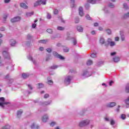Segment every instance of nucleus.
Returning a JSON list of instances; mask_svg holds the SVG:
<instances>
[{
    "label": "nucleus",
    "instance_id": "1",
    "mask_svg": "<svg viewBox=\"0 0 129 129\" xmlns=\"http://www.w3.org/2000/svg\"><path fill=\"white\" fill-rule=\"evenodd\" d=\"M9 102H6V99L4 97H1L0 98V106L4 108L5 105L7 104H9Z\"/></svg>",
    "mask_w": 129,
    "mask_h": 129
},
{
    "label": "nucleus",
    "instance_id": "2",
    "mask_svg": "<svg viewBox=\"0 0 129 129\" xmlns=\"http://www.w3.org/2000/svg\"><path fill=\"white\" fill-rule=\"evenodd\" d=\"M87 124H89V120H84L80 122L79 126H80V127H83V126H85V125H87Z\"/></svg>",
    "mask_w": 129,
    "mask_h": 129
},
{
    "label": "nucleus",
    "instance_id": "3",
    "mask_svg": "<svg viewBox=\"0 0 129 129\" xmlns=\"http://www.w3.org/2000/svg\"><path fill=\"white\" fill-rule=\"evenodd\" d=\"M40 5H46V0H40L34 4V7L40 6Z\"/></svg>",
    "mask_w": 129,
    "mask_h": 129
},
{
    "label": "nucleus",
    "instance_id": "4",
    "mask_svg": "<svg viewBox=\"0 0 129 129\" xmlns=\"http://www.w3.org/2000/svg\"><path fill=\"white\" fill-rule=\"evenodd\" d=\"M53 55L56 57V58H58V59H60V60H64L65 59L64 57L62 56V55L58 54L56 51L53 52Z\"/></svg>",
    "mask_w": 129,
    "mask_h": 129
},
{
    "label": "nucleus",
    "instance_id": "5",
    "mask_svg": "<svg viewBox=\"0 0 129 129\" xmlns=\"http://www.w3.org/2000/svg\"><path fill=\"white\" fill-rule=\"evenodd\" d=\"M3 55L4 58H6V59H11V57L10 56V53H9L8 52L6 51H3Z\"/></svg>",
    "mask_w": 129,
    "mask_h": 129
},
{
    "label": "nucleus",
    "instance_id": "6",
    "mask_svg": "<svg viewBox=\"0 0 129 129\" xmlns=\"http://www.w3.org/2000/svg\"><path fill=\"white\" fill-rule=\"evenodd\" d=\"M71 81V77L68 76L67 78H66L64 80V83L67 85H69V84H70Z\"/></svg>",
    "mask_w": 129,
    "mask_h": 129
},
{
    "label": "nucleus",
    "instance_id": "7",
    "mask_svg": "<svg viewBox=\"0 0 129 129\" xmlns=\"http://www.w3.org/2000/svg\"><path fill=\"white\" fill-rule=\"evenodd\" d=\"M12 23H16V22H19L21 21V17L19 16L16 17L11 20Z\"/></svg>",
    "mask_w": 129,
    "mask_h": 129
},
{
    "label": "nucleus",
    "instance_id": "8",
    "mask_svg": "<svg viewBox=\"0 0 129 129\" xmlns=\"http://www.w3.org/2000/svg\"><path fill=\"white\" fill-rule=\"evenodd\" d=\"M79 15L81 17H83L84 16V13L83 12V8L82 7H80L79 8Z\"/></svg>",
    "mask_w": 129,
    "mask_h": 129
},
{
    "label": "nucleus",
    "instance_id": "9",
    "mask_svg": "<svg viewBox=\"0 0 129 129\" xmlns=\"http://www.w3.org/2000/svg\"><path fill=\"white\" fill-rule=\"evenodd\" d=\"M116 105V103L115 102H111L107 105V107H113Z\"/></svg>",
    "mask_w": 129,
    "mask_h": 129
},
{
    "label": "nucleus",
    "instance_id": "10",
    "mask_svg": "<svg viewBox=\"0 0 129 129\" xmlns=\"http://www.w3.org/2000/svg\"><path fill=\"white\" fill-rule=\"evenodd\" d=\"M42 120L43 122H46L48 120V116L47 115H44L42 118Z\"/></svg>",
    "mask_w": 129,
    "mask_h": 129
},
{
    "label": "nucleus",
    "instance_id": "11",
    "mask_svg": "<svg viewBox=\"0 0 129 129\" xmlns=\"http://www.w3.org/2000/svg\"><path fill=\"white\" fill-rule=\"evenodd\" d=\"M31 128L33 129V128H37V129H39L40 128V126H39V125H37L36 126V124H35V123H33L31 126H30Z\"/></svg>",
    "mask_w": 129,
    "mask_h": 129
},
{
    "label": "nucleus",
    "instance_id": "12",
    "mask_svg": "<svg viewBox=\"0 0 129 129\" xmlns=\"http://www.w3.org/2000/svg\"><path fill=\"white\" fill-rule=\"evenodd\" d=\"M113 60L114 62H115L116 63H117V62H119V61L120 60V58H119V57L118 56H115Z\"/></svg>",
    "mask_w": 129,
    "mask_h": 129
},
{
    "label": "nucleus",
    "instance_id": "13",
    "mask_svg": "<svg viewBox=\"0 0 129 129\" xmlns=\"http://www.w3.org/2000/svg\"><path fill=\"white\" fill-rule=\"evenodd\" d=\"M20 7H21V8H23V9H28V6H27L26 5V4H25V3H21L20 4Z\"/></svg>",
    "mask_w": 129,
    "mask_h": 129
},
{
    "label": "nucleus",
    "instance_id": "14",
    "mask_svg": "<svg viewBox=\"0 0 129 129\" xmlns=\"http://www.w3.org/2000/svg\"><path fill=\"white\" fill-rule=\"evenodd\" d=\"M43 106H47V105H50L51 104V101H45L42 103Z\"/></svg>",
    "mask_w": 129,
    "mask_h": 129
},
{
    "label": "nucleus",
    "instance_id": "15",
    "mask_svg": "<svg viewBox=\"0 0 129 129\" xmlns=\"http://www.w3.org/2000/svg\"><path fill=\"white\" fill-rule=\"evenodd\" d=\"M16 40L14 39H11L10 42V45L12 46H15V45H16Z\"/></svg>",
    "mask_w": 129,
    "mask_h": 129
},
{
    "label": "nucleus",
    "instance_id": "16",
    "mask_svg": "<svg viewBox=\"0 0 129 129\" xmlns=\"http://www.w3.org/2000/svg\"><path fill=\"white\" fill-rule=\"evenodd\" d=\"M30 76V75L25 73L22 74V77L23 79H27Z\"/></svg>",
    "mask_w": 129,
    "mask_h": 129
},
{
    "label": "nucleus",
    "instance_id": "17",
    "mask_svg": "<svg viewBox=\"0 0 129 129\" xmlns=\"http://www.w3.org/2000/svg\"><path fill=\"white\" fill-rule=\"evenodd\" d=\"M77 29L78 31V32H83V28H82V27H81V26H78L77 27Z\"/></svg>",
    "mask_w": 129,
    "mask_h": 129
},
{
    "label": "nucleus",
    "instance_id": "18",
    "mask_svg": "<svg viewBox=\"0 0 129 129\" xmlns=\"http://www.w3.org/2000/svg\"><path fill=\"white\" fill-rule=\"evenodd\" d=\"M22 113H23V110H20L17 111V117H20L21 115H22Z\"/></svg>",
    "mask_w": 129,
    "mask_h": 129
},
{
    "label": "nucleus",
    "instance_id": "19",
    "mask_svg": "<svg viewBox=\"0 0 129 129\" xmlns=\"http://www.w3.org/2000/svg\"><path fill=\"white\" fill-rule=\"evenodd\" d=\"M37 88H43V87H44V84H43L42 83H38L37 84Z\"/></svg>",
    "mask_w": 129,
    "mask_h": 129
},
{
    "label": "nucleus",
    "instance_id": "20",
    "mask_svg": "<svg viewBox=\"0 0 129 129\" xmlns=\"http://www.w3.org/2000/svg\"><path fill=\"white\" fill-rule=\"evenodd\" d=\"M99 42L100 44H102V45H103V44H105V41L104 40V38H100Z\"/></svg>",
    "mask_w": 129,
    "mask_h": 129
},
{
    "label": "nucleus",
    "instance_id": "21",
    "mask_svg": "<svg viewBox=\"0 0 129 129\" xmlns=\"http://www.w3.org/2000/svg\"><path fill=\"white\" fill-rule=\"evenodd\" d=\"M88 3H89V4H92V5H94L95 4H96V0H88Z\"/></svg>",
    "mask_w": 129,
    "mask_h": 129
},
{
    "label": "nucleus",
    "instance_id": "22",
    "mask_svg": "<svg viewBox=\"0 0 129 129\" xmlns=\"http://www.w3.org/2000/svg\"><path fill=\"white\" fill-rule=\"evenodd\" d=\"M57 30L58 31H64V30H65V28L62 26H58L57 27Z\"/></svg>",
    "mask_w": 129,
    "mask_h": 129
},
{
    "label": "nucleus",
    "instance_id": "23",
    "mask_svg": "<svg viewBox=\"0 0 129 129\" xmlns=\"http://www.w3.org/2000/svg\"><path fill=\"white\" fill-rule=\"evenodd\" d=\"M125 91L127 93H129V84H127V85L126 86Z\"/></svg>",
    "mask_w": 129,
    "mask_h": 129
},
{
    "label": "nucleus",
    "instance_id": "24",
    "mask_svg": "<svg viewBox=\"0 0 129 129\" xmlns=\"http://www.w3.org/2000/svg\"><path fill=\"white\" fill-rule=\"evenodd\" d=\"M120 118H121V119L124 120L125 118H126V115L124 114H122L121 115Z\"/></svg>",
    "mask_w": 129,
    "mask_h": 129
},
{
    "label": "nucleus",
    "instance_id": "25",
    "mask_svg": "<svg viewBox=\"0 0 129 129\" xmlns=\"http://www.w3.org/2000/svg\"><path fill=\"white\" fill-rule=\"evenodd\" d=\"M34 15V12H31V13H26V16L27 17H31V16H33Z\"/></svg>",
    "mask_w": 129,
    "mask_h": 129
},
{
    "label": "nucleus",
    "instance_id": "26",
    "mask_svg": "<svg viewBox=\"0 0 129 129\" xmlns=\"http://www.w3.org/2000/svg\"><path fill=\"white\" fill-rule=\"evenodd\" d=\"M92 63H93V61L92 60H89L87 62V65L88 66L92 65Z\"/></svg>",
    "mask_w": 129,
    "mask_h": 129
},
{
    "label": "nucleus",
    "instance_id": "27",
    "mask_svg": "<svg viewBox=\"0 0 129 129\" xmlns=\"http://www.w3.org/2000/svg\"><path fill=\"white\" fill-rule=\"evenodd\" d=\"M47 41L45 40H40L39 41V43H41V44H46L47 43Z\"/></svg>",
    "mask_w": 129,
    "mask_h": 129
},
{
    "label": "nucleus",
    "instance_id": "28",
    "mask_svg": "<svg viewBox=\"0 0 129 129\" xmlns=\"http://www.w3.org/2000/svg\"><path fill=\"white\" fill-rule=\"evenodd\" d=\"M69 50H70L69 48H68L66 46H64V49H63L64 52H69Z\"/></svg>",
    "mask_w": 129,
    "mask_h": 129
},
{
    "label": "nucleus",
    "instance_id": "29",
    "mask_svg": "<svg viewBox=\"0 0 129 129\" xmlns=\"http://www.w3.org/2000/svg\"><path fill=\"white\" fill-rule=\"evenodd\" d=\"M10 128H11V126H10L9 125H7L3 127L2 129H10Z\"/></svg>",
    "mask_w": 129,
    "mask_h": 129
},
{
    "label": "nucleus",
    "instance_id": "30",
    "mask_svg": "<svg viewBox=\"0 0 129 129\" xmlns=\"http://www.w3.org/2000/svg\"><path fill=\"white\" fill-rule=\"evenodd\" d=\"M46 31L49 34H52V33H53V31L51 29H47Z\"/></svg>",
    "mask_w": 129,
    "mask_h": 129
},
{
    "label": "nucleus",
    "instance_id": "31",
    "mask_svg": "<svg viewBox=\"0 0 129 129\" xmlns=\"http://www.w3.org/2000/svg\"><path fill=\"white\" fill-rule=\"evenodd\" d=\"M110 45L111 46V47H112L113 46H115V42H113V41H111L110 43Z\"/></svg>",
    "mask_w": 129,
    "mask_h": 129
},
{
    "label": "nucleus",
    "instance_id": "32",
    "mask_svg": "<svg viewBox=\"0 0 129 129\" xmlns=\"http://www.w3.org/2000/svg\"><path fill=\"white\" fill-rule=\"evenodd\" d=\"M50 68V69H57L58 68V66H52Z\"/></svg>",
    "mask_w": 129,
    "mask_h": 129
},
{
    "label": "nucleus",
    "instance_id": "33",
    "mask_svg": "<svg viewBox=\"0 0 129 129\" xmlns=\"http://www.w3.org/2000/svg\"><path fill=\"white\" fill-rule=\"evenodd\" d=\"M92 58H96V53H92L91 55Z\"/></svg>",
    "mask_w": 129,
    "mask_h": 129
},
{
    "label": "nucleus",
    "instance_id": "34",
    "mask_svg": "<svg viewBox=\"0 0 129 129\" xmlns=\"http://www.w3.org/2000/svg\"><path fill=\"white\" fill-rule=\"evenodd\" d=\"M59 13V11L57 9H55L53 11V13L54 15H57Z\"/></svg>",
    "mask_w": 129,
    "mask_h": 129
},
{
    "label": "nucleus",
    "instance_id": "35",
    "mask_svg": "<svg viewBox=\"0 0 129 129\" xmlns=\"http://www.w3.org/2000/svg\"><path fill=\"white\" fill-rule=\"evenodd\" d=\"M47 83L48 84H49V85H52L53 82V81L48 80Z\"/></svg>",
    "mask_w": 129,
    "mask_h": 129
},
{
    "label": "nucleus",
    "instance_id": "36",
    "mask_svg": "<svg viewBox=\"0 0 129 129\" xmlns=\"http://www.w3.org/2000/svg\"><path fill=\"white\" fill-rule=\"evenodd\" d=\"M115 123V122H114V120L113 119H111L110 121V124L111 125H113Z\"/></svg>",
    "mask_w": 129,
    "mask_h": 129
},
{
    "label": "nucleus",
    "instance_id": "37",
    "mask_svg": "<svg viewBox=\"0 0 129 129\" xmlns=\"http://www.w3.org/2000/svg\"><path fill=\"white\" fill-rule=\"evenodd\" d=\"M55 124H56V122H51L50 123V126H54V125H55Z\"/></svg>",
    "mask_w": 129,
    "mask_h": 129
},
{
    "label": "nucleus",
    "instance_id": "38",
    "mask_svg": "<svg viewBox=\"0 0 129 129\" xmlns=\"http://www.w3.org/2000/svg\"><path fill=\"white\" fill-rule=\"evenodd\" d=\"M128 17H129V12L124 15V19H125L126 18H128Z\"/></svg>",
    "mask_w": 129,
    "mask_h": 129
},
{
    "label": "nucleus",
    "instance_id": "39",
    "mask_svg": "<svg viewBox=\"0 0 129 129\" xmlns=\"http://www.w3.org/2000/svg\"><path fill=\"white\" fill-rule=\"evenodd\" d=\"M109 7L113 9V8H114V5H113L112 4H110L109 5Z\"/></svg>",
    "mask_w": 129,
    "mask_h": 129
},
{
    "label": "nucleus",
    "instance_id": "40",
    "mask_svg": "<svg viewBox=\"0 0 129 129\" xmlns=\"http://www.w3.org/2000/svg\"><path fill=\"white\" fill-rule=\"evenodd\" d=\"M46 51H47V52H48V53H51V52H52V49L47 48V49H46Z\"/></svg>",
    "mask_w": 129,
    "mask_h": 129
},
{
    "label": "nucleus",
    "instance_id": "41",
    "mask_svg": "<svg viewBox=\"0 0 129 129\" xmlns=\"http://www.w3.org/2000/svg\"><path fill=\"white\" fill-rule=\"evenodd\" d=\"M36 27H37V24H36L35 23L32 24V27L33 29H35V28H36Z\"/></svg>",
    "mask_w": 129,
    "mask_h": 129
},
{
    "label": "nucleus",
    "instance_id": "42",
    "mask_svg": "<svg viewBox=\"0 0 129 129\" xmlns=\"http://www.w3.org/2000/svg\"><path fill=\"white\" fill-rule=\"evenodd\" d=\"M77 42H76V39L75 38H73V44L74 45H76Z\"/></svg>",
    "mask_w": 129,
    "mask_h": 129
},
{
    "label": "nucleus",
    "instance_id": "43",
    "mask_svg": "<svg viewBox=\"0 0 129 129\" xmlns=\"http://www.w3.org/2000/svg\"><path fill=\"white\" fill-rule=\"evenodd\" d=\"M107 33L108 35H110L111 34V31L109 29L107 30Z\"/></svg>",
    "mask_w": 129,
    "mask_h": 129
},
{
    "label": "nucleus",
    "instance_id": "44",
    "mask_svg": "<svg viewBox=\"0 0 129 129\" xmlns=\"http://www.w3.org/2000/svg\"><path fill=\"white\" fill-rule=\"evenodd\" d=\"M49 97V95L48 94H45L44 96V98H48Z\"/></svg>",
    "mask_w": 129,
    "mask_h": 129
},
{
    "label": "nucleus",
    "instance_id": "45",
    "mask_svg": "<svg viewBox=\"0 0 129 129\" xmlns=\"http://www.w3.org/2000/svg\"><path fill=\"white\" fill-rule=\"evenodd\" d=\"M86 18L87 19V20H90V16H89V15H87L86 16Z\"/></svg>",
    "mask_w": 129,
    "mask_h": 129
},
{
    "label": "nucleus",
    "instance_id": "46",
    "mask_svg": "<svg viewBox=\"0 0 129 129\" xmlns=\"http://www.w3.org/2000/svg\"><path fill=\"white\" fill-rule=\"evenodd\" d=\"M10 2H11V0H5V4H9Z\"/></svg>",
    "mask_w": 129,
    "mask_h": 129
},
{
    "label": "nucleus",
    "instance_id": "47",
    "mask_svg": "<svg viewBox=\"0 0 129 129\" xmlns=\"http://www.w3.org/2000/svg\"><path fill=\"white\" fill-rule=\"evenodd\" d=\"M113 81H111L109 83V85L110 86H111V85H112V83H113Z\"/></svg>",
    "mask_w": 129,
    "mask_h": 129
},
{
    "label": "nucleus",
    "instance_id": "48",
    "mask_svg": "<svg viewBox=\"0 0 129 129\" xmlns=\"http://www.w3.org/2000/svg\"><path fill=\"white\" fill-rule=\"evenodd\" d=\"M116 54V52H113L111 53V56H114V55H115Z\"/></svg>",
    "mask_w": 129,
    "mask_h": 129
},
{
    "label": "nucleus",
    "instance_id": "49",
    "mask_svg": "<svg viewBox=\"0 0 129 129\" xmlns=\"http://www.w3.org/2000/svg\"><path fill=\"white\" fill-rule=\"evenodd\" d=\"M115 41H119V38L118 37H116L115 38Z\"/></svg>",
    "mask_w": 129,
    "mask_h": 129
},
{
    "label": "nucleus",
    "instance_id": "50",
    "mask_svg": "<svg viewBox=\"0 0 129 129\" xmlns=\"http://www.w3.org/2000/svg\"><path fill=\"white\" fill-rule=\"evenodd\" d=\"M51 15H50L49 14H47V19H51Z\"/></svg>",
    "mask_w": 129,
    "mask_h": 129
},
{
    "label": "nucleus",
    "instance_id": "51",
    "mask_svg": "<svg viewBox=\"0 0 129 129\" xmlns=\"http://www.w3.org/2000/svg\"><path fill=\"white\" fill-rule=\"evenodd\" d=\"M123 7H124V9H127V6L126 5V4H124Z\"/></svg>",
    "mask_w": 129,
    "mask_h": 129
},
{
    "label": "nucleus",
    "instance_id": "52",
    "mask_svg": "<svg viewBox=\"0 0 129 129\" xmlns=\"http://www.w3.org/2000/svg\"><path fill=\"white\" fill-rule=\"evenodd\" d=\"M94 27H98V23H95L94 24Z\"/></svg>",
    "mask_w": 129,
    "mask_h": 129
},
{
    "label": "nucleus",
    "instance_id": "53",
    "mask_svg": "<svg viewBox=\"0 0 129 129\" xmlns=\"http://www.w3.org/2000/svg\"><path fill=\"white\" fill-rule=\"evenodd\" d=\"M31 38H32V36H31V35L28 34V35H27V38H28V39H31Z\"/></svg>",
    "mask_w": 129,
    "mask_h": 129
},
{
    "label": "nucleus",
    "instance_id": "54",
    "mask_svg": "<svg viewBox=\"0 0 129 129\" xmlns=\"http://www.w3.org/2000/svg\"><path fill=\"white\" fill-rule=\"evenodd\" d=\"M39 50H40V51H43V50H44V47H40L39 48Z\"/></svg>",
    "mask_w": 129,
    "mask_h": 129
},
{
    "label": "nucleus",
    "instance_id": "55",
    "mask_svg": "<svg viewBox=\"0 0 129 129\" xmlns=\"http://www.w3.org/2000/svg\"><path fill=\"white\" fill-rule=\"evenodd\" d=\"M78 23H79V19H76V23L77 24Z\"/></svg>",
    "mask_w": 129,
    "mask_h": 129
},
{
    "label": "nucleus",
    "instance_id": "56",
    "mask_svg": "<svg viewBox=\"0 0 129 129\" xmlns=\"http://www.w3.org/2000/svg\"><path fill=\"white\" fill-rule=\"evenodd\" d=\"M60 20L62 23H65V20H63V19L60 18Z\"/></svg>",
    "mask_w": 129,
    "mask_h": 129
},
{
    "label": "nucleus",
    "instance_id": "57",
    "mask_svg": "<svg viewBox=\"0 0 129 129\" xmlns=\"http://www.w3.org/2000/svg\"><path fill=\"white\" fill-rule=\"evenodd\" d=\"M28 59H29V60H31V61H33V57H32V56H29V57H28Z\"/></svg>",
    "mask_w": 129,
    "mask_h": 129
},
{
    "label": "nucleus",
    "instance_id": "58",
    "mask_svg": "<svg viewBox=\"0 0 129 129\" xmlns=\"http://www.w3.org/2000/svg\"><path fill=\"white\" fill-rule=\"evenodd\" d=\"M102 30H103V28L101 27H99V31H102Z\"/></svg>",
    "mask_w": 129,
    "mask_h": 129
},
{
    "label": "nucleus",
    "instance_id": "59",
    "mask_svg": "<svg viewBox=\"0 0 129 129\" xmlns=\"http://www.w3.org/2000/svg\"><path fill=\"white\" fill-rule=\"evenodd\" d=\"M28 87H29V88L31 90H32V89H33V87H32V86L30 85H28Z\"/></svg>",
    "mask_w": 129,
    "mask_h": 129
},
{
    "label": "nucleus",
    "instance_id": "60",
    "mask_svg": "<svg viewBox=\"0 0 129 129\" xmlns=\"http://www.w3.org/2000/svg\"><path fill=\"white\" fill-rule=\"evenodd\" d=\"M91 34H92V35H95V31H92Z\"/></svg>",
    "mask_w": 129,
    "mask_h": 129
},
{
    "label": "nucleus",
    "instance_id": "61",
    "mask_svg": "<svg viewBox=\"0 0 129 129\" xmlns=\"http://www.w3.org/2000/svg\"><path fill=\"white\" fill-rule=\"evenodd\" d=\"M7 18H8V16H7L6 15H5L4 17V20H6V19H7Z\"/></svg>",
    "mask_w": 129,
    "mask_h": 129
},
{
    "label": "nucleus",
    "instance_id": "62",
    "mask_svg": "<svg viewBox=\"0 0 129 129\" xmlns=\"http://www.w3.org/2000/svg\"><path fill=\"white\" fill-rule=\"evenodd\" d=\"M56 46H57V47H61V44L58 43V44L56 45Z\"/></svg>",
    "mask_w": 129,
    "mask_h": 129
},
{
    "label": "nucleus",
    "instance_id": "63",
    "mask_svg": "<svg viewBox=\"0 0 129 129\" xmlns=\"http://www.w3.org/2000/svg\"><path fill=\"white\" fill-rule=\"evenodd\" d=\"M71 2L72 3V4H74L75 3V0H71Z\"/></svg>",
    "mask_w": 129,
    "mask_h": 129
},
{
    "label": "nucleus",
    "instance_id": "64",
    "mask_svg": "<svg viewBox=\"0 0 129 129\" xmlns=\"http://www.w3.org/2000/svg\"><path fill=\"white\" fill-rule=\"evenodd\" d=\"M122 41H124V37H121Z\"/></svg>",
    "mask_w": 129,
    "mask_h": 129
}]
</instances>
